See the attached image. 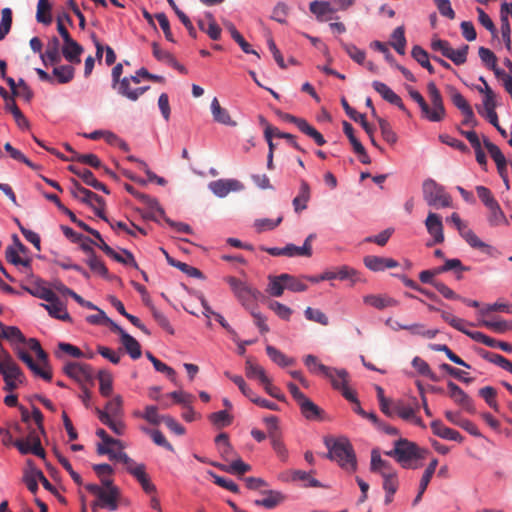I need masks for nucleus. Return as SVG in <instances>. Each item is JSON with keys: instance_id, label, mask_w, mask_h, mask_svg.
<instances>
[{"instance_id": "1", "label": "nucleus", "mask_w": 512, "mask_h": 512, "mask_svg": "<svg viewBox=\"0 0 512 512\" xmlns=\"http://www.w3.org/2000/svg\"><path fill=\"white\" fill-rule=\"evenodd\" d=\"M428 453L427 449L420 448L416 443L400 438L385 455L394 458L405 469H417L422 465L418 461L425 459Z\"/></svg>"}, {"instance_id": "2", "label": "nucleus", "mask_w": 512, "mask_h": 512, "mask_svg": "<svg viewBox=\"0 0 512 512\" xmlns=\"http://www.w3.org/2000/svg\"><path fill=\"white\" fill-rule=\"evenodd\" d=\"M0 374L5 383L3 390L7 392L18 389L20 385L26 382L23 371L6 351H3V356L0 357Z\"/></svg>"}, {"instance_id": "3", "label": "nucleus", "mask_w": 512, "mask_h": 512, "mask_svg": "<svg viewBox=\"0 0 512 512\" xmlns=\"http://www.w3.org/2000/svg\"><path fill=\"white\" fill-rule=\"evenodd\" d=\"M329 449L327 457L335 460L338 464L347 469L354 471L356 469V457L351 443L347 439H338L332 445L326 442Z\"/></svg>"}, {"instance_id": "4", "label": "nucleus", "mask_w": 512, "mask_h": 512, "mask_svg": "<svg viewBox=\"0 0 512 512\" xmlns=\"http://www.w3.org/2000/svg\"><path fill=\"white\" fill-rule=\"evenodd\" d=\"M70 194L75 199L93 208L97 216L108 221L103 212L105 206L104 199L96 193L84 188L80 182L74 178L71 179Z\"/></svg>"}, {"instance_id": "5", "label": "nucleus", "mask_w": 512, "mask_h": 512, "mask_svg": "<svg viewBox=\"0 0 512 512\" xmlns=\"http://www.w3.org/2000/svg\"><path fill=\"white\" fill-rule=\"evenodd\" d=\"M422 191L425 202L431 207L445 208L452 205L451 196L433 179H426L423 182Z\"/></svg>"}, {"instance_id": "6", "label": "nucleus", "mask_w": 512, "mask_h": 512, "mask_svg": "<svg viewBox=\"0 0 512 512\" xmlns=\"http://www.w3.org/2000/svg\"><path fill=\"white\" fill-rule=\"evenodd\" d=\"M226 281L233 291L235 297L246 308H249L253 302L259 300V298L262 297V294L259 290L251 287L246 282H243L236 277L228 276Z\"/></svg>"}, {"instance_id": "7", "label": "nucleus", "mask_w": 512, "mask_h": 512, "mask_svg": "<svg viewBox=\"0 0 512 512\" xmlns=\"http://www.w3.org/2000/svg\"><path fill=\"white\" fill-rule=\"evenodd\" d=\"M427 91L432 107L428 105L425 118L431 122H440L446 116L442 95L434 82L427 84Z\"/></svg>"}, {"instance_id": "8", "label": "nucleus", "mask_w": 512, "mask_h": 512, "mask_svg": "<svg viewBox=\"0 0 512 512\" xmlns=\"http://www.w3.org/2000/svg\"><path fill=\"white\" fill-rule=\"evenodd\" d=\"M427 91L432 107L428 105L425 118L431 122H440L446 116L442 95L434 82L427 84Z\"/></svg>"}, {"instance_id": "9", "label": "nucleus", "mask_w": 512, "mask_h": 512, "mask_svg": "<svg viewBox=\"0 0 512 512\" xmlns=\"http://www.w3.org/2000/svg\"><path fill=\"white\" fill-rule=\"evenodd\" d=\"M330 374H331V377H327V378L330 380L332 387L335 390L340 391L342 396L346 400L356 401V395H355L354 391H352L348 387V383H349V379H350L348 371L345 369L332 368V373H330Z\"/></svg>"}, {"instance_id": "10", "label": "nucleus", "mask_w": 512, "mask_h": 512, "mask_svg": "<svg viewBox=\"0 0 512 512\" xmlns=\"http://www.w3.org/2000/svg\"><path fill=\"white\" fill-rule=\"evenodd\" d=\"M131 82H133L135 84L140 83L139 76H137V72L133 76L122 78L121 82H119L117 87L114 89L121 96H123L131 101H137L139 99V97L141 95H143L150 87L143 86V87H138V88L132 89L130 86Z\"/></svg>"}, {"instance_id": "11", "label": "nucleus", "mask_w": 512, "mask_h": 512, "mask_svg": "<svg viewBox=\"0 0 512 512\" xmlns=\"http://www.w3.org/2000/svg\"><path fill=\"white\" fill-rule=\"evenodd\" d=\"M64 373L79 383L91 382L93 380V370L88 364L77 362H68L63 367Z\"/></svg>"}, {"instance_id": "12", "label": "nucleus", "mask_w": 512, "mask_h": 512, "mask_svg": "<svg viewBox=\"0 0 512 512\" xmlns=\"http://www.w3.org/2000/svg\"><path fill=\"white\" fill-rule=\"evenodd\" d=\"M448 395L449 397L459 406H461L466 411L473 413L475 411L473 401L470 396L460 388L456 383L452 381H448Z\"/></svg>"}, {"instance_id": "13", "label": "nucleus", "mask_w": 512, "mask_h": 512, "mask_svg": "<svg viewBox=\"0 0 512 512\" xmlns=\"http://www.w3.org/2000/svg\"><path fill=\"white\" fill-rule=\"evenodd\" d=\"M243 184L236 179H219L209 183V189L218 197L223 198L231 191H240Z\"/></svg>"}, {"instance_id": "14", "label": "nucleus", "mask_w": 512, "mask_h": 512, "mask_svg": "<svg viewBox=\"0 0 512 512\" xmlns=\"http://www.w3.org/2000/svg\"><path fill=\"white\" fill-rule=\"evenodd\" d=\"M372 87L381 95V97L392 105L397 106L400 110L408 114V111L400 98L389 86L380 81H373Z\"/></svg>"}, {"instance_id": "15", "label": "nucleus", "mask_w": 512, "mask_h": 512, "mask_svg": "<svg viewBox=\"0 0 512 512\" xmlns=\"http://www.w3.org/2000/svg\"><path fill=\"white\" fill-rule=\"evenodd\" d=\"M425 226L428 233L433 237L434 243L439 244L444 241L443 224L440 215L429 212L425 220Z\"/></svg>"}, {"instance_id": "16", "label": "nucleus", "mask_w": 512, "mask_h": 512, "mask_svg": "<svg viewBox=\"0 0 512 512\" xmlns=\"http://www.w3.org/2000/svg\"><path fill=\"white\" fill-rule=\"evenodd\" d=\"M40 58L46 67L60 62V42L57 37L54 36L48 41L46 51L41 53Z\"/></svg>"}, {"instance_id": "17", "label": "nucleus", "mask_w": 512, "mask_h": 512, "mask_svg": "<svg viewBox=\"0 0 512 512\" xmlns=\"http://www.w3.org/2000/svg\"><path fill=\"white\" fill-rule=\"evenodd\" d=\"M365 266L375 272L398 267V262L392 258L369 255L364 258Z\"/></svg>"}, {"instance_id": "18", "label": "nucleus", "mask_w": 512, "mask_h": 512, "mask_svg": "<svg viewBox=\"0 0 512 512\" xmlns=\"http://www.w3.org/2000/svg\"><path fill=\"white\" fill-rule=\"evenodd\" d=\"M302 415L310 421H319L323 419L324 410L316 405L307 396L298 403Z\"/></svg>"}, {"instance_id": "19", "label": "nucleus", "mask_w": 512, "mask_h": 512, "mask_svg": "<svg viewBox=\"0 0 512 512\" xmlns=\"http://www.w3.org/2000/svg\"><path fill=\"white\" fill-rule=\"evenodd\" d=\"M17 355L36 376L41 377L46 381H51L52 372L50 370L42 369L40 365L35 363L32 356L27 351L19 349L17 351Z\"/></svg>"}, {"instance_id": "20", "label": "nucleus", "mask_w": 512, "mask_h": 512, "mask_svg": "<svg viewBox=\"0 0 512 512\" xmlns=\"http://www.w3.org/2000/svg\"><path fill=\"white\" fill-rule=\"evenodd\" d=\"M363 302L378 310H383L388 307H396L399 302L387 295L369 294L363 297Z\"/></svg>"}, {"instance_id": "21", "label": "nucleus", "mask_w": 512, "mask_h": 512, "mask_svg": "<svg viewBox=\"0 0 512 512\" xmlns=\"http://www.w3.org/2000/svg\"><path fill=\"white\" fill-rule=\"evenodd\" d=\"M211 113H212L214 121H216L220 124H223L226 126H232V127L237 125L236 121L232 120V118L230 117L229 112L226 109L221 107V105L216 97L213 98V100L211 102Z\"/></svg>"}, {"instance_id": "22", "label": "nucleus", "mask_w": 512, "mask_h": 512, "mask_svg": "<svg viewBox=\"0 0 512 512\" xmlns=\"http://www.w3.org/2000/svg\"><path fill=\"white\" fill-rule=\"evenodd\" d=\"M431 429L435 435L438 437H441L443 439L452 440V441H462L461 434L451 429L447 426H445L440 420H434L431 422Z\"/></svg>"}, {"instance_id": "23", "label": "nucleus", "mask_w": 512, "mask_h": 512, "mask_svg": "<svg viewBox=\"0 0 512 512\" xmlns=\"http://www.w3.org/2000/svg\"><path fill=\"white\" fill-rule=\"evenodd\" d=\"M262 494H264L266 497L263 499L255 500L254 505L263 506L266 509H273L283 503L285 500V496L276 490L263 491Z\"/></svg>"}, {"instance_id": "24", "label": "nucleus", "mask_w": 512, "mask_h": 512, "mask_svg": "<svg viewBox=\"0 0 512 512\" xmlns=\"http://www.w3.org/2000/svg\"><path fill=\"white\" fill-rule=\"evenodd\" d=\"M41 306L47 310L50 316L63 321H71L69 313L57 295L54 301L47 302V304L42 303Z\"/></svg>"}, {"instance_id": "25", "label": "nucleus", "mask_w": 512, "mask_h": 512, "mask_svg": "<svg viewBox=\"0 0 512 512\" xmlns=\"http://www.w3.org/2000/svg\"><path fill=\"white\" fill-rule=\"evenodd\" d=\"M125 189L128 193L133 195L134 197L141 200L144 204H146L150 209L155 210L159 216H164V209L160 206L158 200L153 198L147 194H143L138 192L132 185L125 184Z\"/></svg>"}, {"instance_id": "26", "label": "nucleus", "mask_w": 512, "mask_h": 512, "mask_svg": "<svg viewBox=\"0 0 512 512\" xmlns=\"http://www.w3.org/2000/svg\"><path fill=\"white\" fill-rule=\"evenodd\" d=\"M83 52V48L74 39H70L65 42L62 47V54L64 58L70 63H80V55Z\"/></svg>"}, {"instance_id": "27", "label": "nucleus", "mask_w": 512, "mask_h": 512, "mask_svg": "<svg viewBox=\"0 0 512 512\" xmlns=\"http://www.w3.org/2000/svg\"><path fill=\"white\" fill-rule=\"evenodd\" d=\"M224 27L229 31L233 40L241 47L244 53L254 54L258 58L260 57L257 51L251 48V45L244 39V37L238 32L235 25L230 21H223Z\"/></svg>"}, {"instance_id": "28", "label": "nucleus", "mask_w": 512, "mask_h": 512, "mask_svg": "<svg viewBox=\"0 0 512 512\" xmlns=\"http://www.w3.org/2000/svg\"><path fill=\"white\" fill-rule=\"evenodd\" d=\"M95 412L98 415L99 420L106 426H108L115 434L123 435L125 432V424L117 420L116 418H111L108 413L102 411L99 408H95Z\"/></svg>"}, {"instance_id": "29", "label": "nucleus", "mask_w": 512, "mask_h": 512, "mask_svg": "<svg viewBox=\"0 0 512 512\" xmlns=\"http://www.w3.org/2000/svg\"><path fill=\"white\" fill-rule=\"evenodd\" d=\"M356 271L348 266H341L335 271H325L320 275V279H339V280H352L355 281Z\"/></svg>"}, {"instance_id": "30", "label": "nucleus", "mask_w": 512, "mask_h": 512, "mask_svg": "<svg viewBox=\"0 0 512 512\" xmlns=\"http://www.w3.org/2000/svg\"><path fill=\"white\" fill-rule=\"evenodd\" d=\"M478 354L485 360H487L490 363H493L502 369L509 371L512 373V362L505 358L504 356L496 353L489 352L484 349H479Z\"/></svg>"}, {"instance_id": "31", "label": "nucleus", "mask_w": 512, "mask_h": 512, "mask_svg": "<svg viewBox=\"0 0 512 512\" xmlns=\"http://www.w3.org/2000/svg\"><path fill=\"white\" fill-rule=\"evenodd\" d=\"M120 496L119 488H113V490L106 491L105 489L101 492L98 499L102 508H107L110 511H115L118 508L117 500Z\"/></svg>"}, {"instance_id": "32", "label": "nucleus", "mask_w": 512, "mask_h": 512, "mask_svg": "<svg viewBox=\"0 0 512 512\" xmlns=\"http://www.w3.org/2000/svg\"><path fill=\"white\" fill-rule=\"evenodd\" d=\"M310 199V186L305 180H301L299 194L293 199V207L295 212H300L307 208Z\"/></svg>"}, {"instance_id": "33", "label": "nucleus", "mask_w": 512, "mask_h": 512, "mask_svg": "<svg viewBox=\"0 0 512 512\" xmlns=\"http://www.w3.org/2000/svg\"><path fill=\"white\" fill-rule=\"evenodd\" d=\"M34 297L51 302L56 299V294L52 289L43 285V282H36L33 286L25 288Z\"/></svg>"}, {"instance_id": "34", "label": "nucleus", "mask_w": 512, "mask_h": 512, "mask_svg": "<svg viewBox=\"0 0 512 512\" xmlns=\"http://www.w3.org/2000/svg\"><path fill=\"white\" fill-rule=\"evenodd\" d=\"M304 364L311 373H320L325 377H331L330 373H332V367L320 363L314 355L309 354L305 356Z\"/></svg>"}, {"instance_id": "35", "label": "nucleus", "mask_w": 512, "mask_h": 512, "mask_svg": "<svg viewBox=\"0 0 512 512\" xmlns=\"http://www.w3.org/2000/svg\"><path fill=\"white\" fill-rule=\"evenodd\" d=\"M288 278L287 273H283L279 276H269V284L267 292L273 297H280L283 295L285 287L284 279Z\"/></svg>"}, {"instance_id": "36", "label": "nucleus", "mask_w": 512, "mask_h": 512, "mask_svg": "<svg viewBox=\"0 0 512 512\" xmlns=\"http://www.w3.org/2000/svg\"><path fill=\"white\" fill-rule=\"evenodd\" d=\"M266 353L274 363L281 367H287L295 364V360L293 358L287 357L284 353H282L274 346L267 345Z\"/></svg>"}, {"instance_id": "37", "label": "nucleus", "mask_w": 512, "mask_h": 512, "mask_svg": "<svg viewBox=\"0 0 512 512\" xmlns=\"http://www.w3.org/2000/svg\"><path fill=\"white\" fill-rule=\"evenodd\" d=\"M371 471L379 472L381 476H384L385 471L394 472L395 470L388 461L381 458L378 450L373 449L371 452Z\"/></svg>"}, {"instance_id": "38", "label": "nucleus", "mask_w": 512, "mask_h": 512, "mask_svg": "<svg viewBox=\"0 0 512 512\" xmlns=\"http://www.w3.org/2000/svg\"><path fill=\"white\" fill-rule=\"evenodd\" d=\"M74 68L70 65H61L55 67L52 71V77L59 84L69 83L74 77Z\"/></svg>"}, {"instance_id": "39", "label": "nucleus", "mask_w": 512, "mask_h": 512, "mask_svg": "<svg viewBox=\"0 0 512 512\" xmlns=\"http://www.w3.org/2000/svg\"><path fill=\"white\" fill-rule=\"evenodd\" d=\"M495 108V99H483V108L478 107V113L485 117L492 125H496L498 116Z\"/></svg>"}, {"instance_id": "40", "label": "nucleus", "mask_w": 512, "mask_h": 512, "mask_svg": "<svg viewBox=\"0 0 512 512\" xmlns=\"http://www.w3.org/2000/svg\"><path fill=\"white\" fill-rule=\"evenodd\" d=\"M121 343L132 359L136 360L141 357V346L134 337L129 334L124 335L121 339Z\"/></svg>"}, {"instance_id": "41", "label": "nucleus", "mask_w": 512, "mask_h": 512, "mask_svg": "<svg viewBox=\"0 0 512 512\" xmlns=\"http://www.w3.org/2000/svg\"><path fill=\"white\" fill-rule=\"evenodd\" d=\"M411 55L423 68L427 69L430 74L435 73L434 67L429 61V55L422 47L415 45L412 48Z\"/></svg>"}, {"instance_id": "42", "label": "nucleus", "mask_w": 512, "mask_h": 512, "mask_svg": "<svg viewBox=\"0 0 512 512\" xmlns=\"http://www.w3.org/2000/svg\"><path fill=\"white\" fill-rule=\"evenodd\" d=\"M245 371L248 378H257L261 384L268 378L264 368L254 363L250 358L246 360Z\"/></svg>"}, {"instance_id": "43", "label": "nucleus", "mask_w": 512, "mask_h": 512, "mask_svg": "<svg viewBox=\"0 0 512 512\" xmlns=\"http://www.w3.org/2000/svg\"><path fill=\"white\" fill-rule=\"evenodd\" d=\"M392 41L391 45L392 47L399 53L400 55L405 54V47H406V38H405V31L403 26L397 27L392 35H391Z\"/></svg>"}, {"instance_id": "44", "label": "nucleus", "mask_w": 512, "mask_h": 512, "mask_svg": "<svg viewBox=\"0 0 512 512\" xmlns=\"http://www.w3.org/2000/svg\"><path fill=\"white\" fill-rule=\"evenodd\" d=\"M216 466L227 473L237 475H243L251 470V466L244 463L241 459L232 461L230 465L217 464Z\"/></svg>"}, {"instance_id": "45", "label": "nucleus", "mask_w": 512, "mask_h": 512, "mask_svg": "<svg viewBox=\"0 0 512 512\" xmlns=\"http://www.w3.org/2000/svg\"><path fill=\"white\" fill-rule=\"evenodd\" d=\"M419 410V404L416 398H413V406H406L402 403L395 405V412L404 420L415 418V414Z\"/></svg>"}, {"instance_id": "46", "label": "nucleus", "mask_w": 512, "mask_h": 512, "mask_svg": "<svg viewBox=\"0 0 512 512\" xmlns=\"http://www.w3.org/2000/svg\"><path fill=\"white\" fill-rule=\"evenodd\" d=\"M50 10L51 5L49 3V0H39L36 13L37 21L45 25H49L52 22Z\"/></svg>"}, {"instance_id": "47", "label": "nucleus", "mask_w": 512, "mask_h": 512, "mask_svg": "<svg viewBox=\"0 0 512 512\" xmlns=\"http://www.w3.org/2000/svg\"><path fill=\"white\" fill-rule=\"evenodd\" d=\"M487 208L490 211L488 221L491 226H499V225L507 223L506 216H505L504 212L502 211L498 202L494 203L493 205H491Z\"/></svg>"}, {"instance_id": "48", "label": "nucleus", "mask_w": 512, "mask_h": 512, "mask_svg": "<svg viewBox=\"0 0 512 512\" xmlns=\"http://www.w3.org/2000/svg\"><path fill=\"white\" fill-rule=\"evenodd\" d=\"M310 11L316 15L318 20L324 21V16L327 13H333L335 9L331 7L329 2L313 1L310 3Z\"/></svg>"}, {"instance_id": "49", "label": "nucleus", "mask_w": 512, "mask_h": 512, "mask_svg": "<svg viewBox=\"0 0 512 512\" xmlns=\"http://www.w3.org/2000/svg\"><path fill=\"white\" fill-rule=\"evenodd\" d=\"M98 379L100 383L99 390L101 395H103L104 397L110 396L113 390L112 375L106 370H101L98 373Z\"/></svg>"}, {"instance_id": "50", "label": "nucleus", "mask_w": 512, "mask_h": 512, "mask_svg": "<svg viewBox=\"0 0 512 512\" xmlns=\"http://www.w3.org/2000/svg\"><path fill=\"white\" fill-rule=\"evenodd\" d=\"M57 347L58 349L55 351V356L58 359L62 358V353L68 354L73 358H82L84 356L83 352L78 347L70 343L59 342Z\"/></svg>"}, {"instance_id": "51", "label": "nucleus", "mask_w": 512, "mask_h": 512, "mask_svg": "<svg viewBox=\"0 0 512 512\" xmlns=\"http://www.w3.org/2000/svg\"><path fill=\"white\" fill-rule=\"evenodd\" d=\"M430 349L433 351H441L444 352L445 355L448 357L450 361L453 363L464 366L466 368H470V365H468L464 360H462L458 355H456L447 345L445 344H430Z\"/></svg>"}, {"instance_id": "52", "label": "nucleus", "mask_w": 512, "mask_h": 512, "mask_svg": "<svg viewBox=\"0 0 512 512\" xmlns=\"http://www.w3.org/2000/svg\"><path fill=\"white\" fill-rule=\"evenodd\" d=\"M479 396H481L490 408L494 411H499V404L496 401L497 391L492 386H485L479 390Z\"/></svg>"}, {"instance_id": "53", "label": "nucleus", "mask_w": 512, "mask_h": 512, "mask_svg": "<svg viewBox=\"0 0 512 512\" xmlns=\"http://www.w3.org/2000/svg\"><path fill=\"white\" fill-rule=\"evenodd\" d=\"M405 330L409 331L412 335L422 336L427 339H433L438 333L436 329H426L425 325L421 323L407 325Z\"/></svg>"}, {"instance_id": "54", "label": "nucleus", "mask_w": 512, "mask_h": 512, "mask_svg": "<svg viewBox=\"0 0 512 512\" xmlns=\"http://www.w3.org/2000/svg\"><path fill=\"white\" fill-rule=\"evenodd\" d=\"M86 263L94 273H97L104 278H109L107 267L105 266L104 262L96 255L89 256L86 260Z\"/></svg>"}, {"instance_id": "55", "label": "nucleus", "mask_w": 512, "mask_h": 512, "mask_svg": "<svg viewBox=\"0 0 512 512\" xmlns=\"http://www.w3.org/2000/svg\"><path fill=\"white\" fill-rule=\"evenodd\" d=\"M71 161H77L93 168L100 169L103 167L101 160L95 154H80L75 153V156L71 157Z\"/></svg>"}, {"instance_id": "56", "label": "nucleus", "mask_w": 512, "mask_h": 512, "mask_svg": "<svg viewBox=\"0 0 512 512\" xmlns=\"http://www.w3.org/2000/svg\"><path fill=\"white\" fill-rule=\"evenodd\" d=\"M478 325L491 329L496 333H505L506 331L512 329V325H510L506 320L490 321L482 319L479 321Z\"/></svg>"}, {"instance_id": "57", "label": "nucleus", "mask_w": 512, "mask_h": 512, "mask_svg": "<svg viewBox=\"0 0 512 512\" xmlns=\"http://www.w3.org/2000/svg\"><path fill=\"white\" fill-rule=\"evenodd\" d=\"M12 26V11L10 8H4L1 11L0 21V41L9 33Z\"/></svg>"}, {"instance_id": "58", "label": "nucleus", "mask_w": 512, "mask_h": 512, "mask_svg": "<svg viewBox=\"0 0 512 512\" xmlns=\"http://www.w3.org/2000/svg\"><path fill=\"white\" fill-rule=\"evenodd\" d=\"M460 235L472 248L480 250L489 248V246L481 241L478 236L469 228L465 229Z\"/></svg>"}, {"instance_id": "59", "label": "nucleus", "mask_w": 512, "mask_h": 512, "mask_svg": "<svg viewBox=\"0 0 512 512\" xmlns=\"http://www.w3.org/2000/svg\"><path fill=\"white\" fill-rule=\"evenodd\" d=\"M483 144L488 150L491 158L494 160L496 166H500L502 163L507 162L504 154L501 152L497 145L490 142L487 138L483 139Z\"/></svg>"}, {"instance_id": "60", "label": "nucleus", "mask_w": 512, "mask_h": 512, "mask_svg": "<svg viewBox=\"0 0 512 512\" xmlns=\"http://www.w3.org/2000/svg\"><path fill=\"white\" fill-rule=\"evenodd\" d=\"M382 477L384 479L383 489L385 490V492L390 493V494H395L398 489V486H399L396 471H394V472H389V471L386 472L385 471L384 476H382Z\"/></svg>"}, {"instance_id": "61", "label": "nucleus", "mask_w": 512, "mask_h": 512, "mask_svg": "<svg viewBox=\"0 0 512 512\" xmlns=\"http://www.w3.org/2000/svg\"><path fill=\"white\" fill-rule=\"evenodd\" d=\"M2 336L11 341H17L20 343L26 342V338L20 329L16 326H5L1 325Z\"/></svg>"}, {"instance_id": "62", "label": "nucleus", "mask_w": 512, "mask_h": 512, "mask_svg": "<svg viewBox=\"0 0 512 512\" xmlns=\"http://www.w3.org/2000/svg\"><path fill=\"white\" fill-rule=\"evenodd\" d=\"M209 419L218 428L229 426L232 423V416L225 410L212 413Z\"/></svg>"}, {"instance_id": "63", "label": "nucleus", "mask_w": 512, "mask_h": 512, "mask_svg": "<svg viewBox=\"0 0 512 512\" xmlns=\"http://www.w3.org/2000/svg\"><path fill=\"white\" fill-rule=\"evenodd\" d=\"M468 50V45H463L461 48L456 50L451 48L446 58L450 59L455 65H462L467 61Z\"/></svg>"}, {"instance_id": "64", "label": "nucleus", "mask_w": 512, "mask_h": 512, "mask_svg": "<svg viewBox=\"0 0 512 512\" xmlns=\"http://www.w3.org/2000/svg\"><path fill=\"white\" fill-rule=\"evenodd\" d=\"M122 404V398L120 396H116L106 403L103 411L108 413L111 418H117L122 415Z\"/></svg>"}]
</instances>
